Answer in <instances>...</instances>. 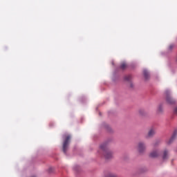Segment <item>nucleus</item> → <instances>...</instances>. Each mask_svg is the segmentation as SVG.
Segmentation results:
<instances>
[{
	"instance_id": "f257e3e1",
	"label": "nucleus",
	"mask_w": 177,
	"mask_h": 177,
	"mask_svg": "<svg viewBox=\"0 0 177 177\" xmlns=\"http://www.w3.org/2000/svg\"><path fill=\"white\" fill-rule=\"evenodd\" d=\"M99 154H102L105 160H110L113 158V151L109 149L107 144H102L100 146V149L98 151Z\"/></svg>"
},
{
	"instance_id": "f03ea898",
	"label": "nucleus",
	"mask_w": 177,
	"mask_h": 177,
	"mask_svg": "<svg viewBox=\"0 0 177 177\" xmlns=\"http://www.w3.org/2000/svg\"><path fill=\"white\" fill-rule=\"evenodd\" d=\"M70 139H71V137L70 136H66L64 140L62 150L64 154L67 153V150L68 149V145H70Z\"/></svg>"
},
{
	"instance_id": "7ed1b4c3",
	"label": "nucleus",
	"mask_w": 177,
	"mask_h": 177,
	"mask_svg": "<svg viewBox=\"0 0 177 177\" xmlns=\"http://www.w3.org/2000/svg\"><path fill=\"white\" fill-rule=\"evenodd\" d=\"M165 96H166V102L168 104H175L176 103V101L171 97V93H169V91H165Z\"/></svg>"
},
{
	"instance_id": "20e7f679",
	"label": "nucleus",
	"mask_w": 177,
	"mask_h": 177,
	"mask_svg": "<svg viewBox=\"0 0 177 177\" xmlns=\"http://www.w3.org/2000/svg\"><path fill=\"white\" fill-rule=\"evenodd\" d=\"M137 150L140 154L145 153V151H146V145H145L142 142H138L137 145Z\"/></svg>"
},
{
	"instance_id": "39448f33",
	"label": "nucleus",
	"mask_w": 177,
	"mask_h": 177,
	"mask_svg": "<svg viewBox=\"0 0 177 177\" xmlns=\"http://www.w3.org/2000/svg\"><path fill=\"white\" fill-rule=\"evenodd\" d=\"M158 156H160V152H158V151H153L149 154V156L151 158H156V157H158Z\"/></svg>"
},
{
	"instance_id": "423d86ee",
	"label": "nucleus",
	"mask_w": 177,
	"mask_h": 177,
	"mask_svg": "<svg viewBox=\"0 0 177 177\" xmlns=\"http://www.w3.org/2000/svg\"><path fill=\"white\" fill-rule=\"evenodd\" d=\"M155 134L156 130H154V129H151L148 132L147 138H153V136H154Z\"/></svg>"
},
{
	"instance_id": "0eeeda50",
	"label": "nucleus",
	"mask_w": 177,
	"mask_h": 177,
	"mask_svg": "<svg viewBox=\"0 0 177 177\" xmlns=\"http://www.w3.org/2000/svg\"><path fill=\"white\" fill-rule=\"evenodd\" d=\"M176 135H177V133L176 131H175L173 136H171V138H170V140H169V142H167L168 145H171V143H172V141L174 140V139L176 138Z\"/></svg>"
},
{
	"instance_id": "6e6552de",
	"label": "nucleus",
	"mask_w": 177,
	"mask_h": 177,
	"mask_svg": "<svg viewBox=\"0 0 177 177\" xmlns=\"http://www.w3.org/2000/svg\"><path fill=\"white\" fill-rule=\"evenodd\" d=\"M168 158V151L165 150L163 151L162 160H167Z\"/></svg>"
},
{
	"instance_id": "1a4fd4ad",
	"label": "nucleus",
	"mask_w": 177,
	"mask_h": 177,
	"mask_svg": "<svg viewBox=\"0 0 177 177\" xmlns=\"http://www.w3.org/2000/svg\"><path fill=\"white\" fill-rule=\"evenodd\" d=\"M127 67H128V64H127V63H125V62H122V63L120 64V68H121V70H125V68H127Z\"/></svg>"
},
{
	"instance_id": "9d476101",
	"label": "nucleus",
	"mask_w": 177,
	"mask_h": 177,
	"mask_svg": "<svg viewBox=\"0 0 177 177\" xmlns=\"http://www.w3.org/2000/svg\"><path fill=\"white\" fill-rule=\"evenodd\" d=\"M131 80H132V75H128L124 77V80L131 82Z\"/></svg>"
},
{
	"instance_id": "9b49d317",
	"label": "nucleus",
	"mask_w": 177,
	"mask_h": 177,
	"mask_svg": "<svg viewBox=\"0 0 177 177\" xmlns=\"http://www.w3.org/2000/svg\"><path fill=\"white\" fill-rule=\"evenodd\" d=\"M104 177H118V176L113 173H107L105 174Z\"/></svg>"
},
{
	"instance_id": "f8f14e48",
	"label": "nucleus",
	"mask_w": 177,
	"mask_h": 177,
	"mask_svg": "<svg viewBox=\"0 0 177 177\" xmlns=\"http://www.w3.org/2000/svg\"><path fill=\"white\" fill-rule=\"evenodd\" d=\"M162 111H163L162 104H160L158 107V113H162Z\"/></svg>"
},
{
	"instance_id": "ddd939ff",
	"label": "nucleus",
	"mask_w": 177,
	"mask_h": 177,
	"mask_svg": "<svg viewBox=\"0 0 177 177\" xmlns=\"http://www.w3.org/2000/svg\"><path fill=\"white\" fill-rule=\"evenodd\" d=\"M143 75L145 76V77L146 78V80H147V78H149V72L147 71H143Z\"/></svg>"
},
{
	"instance_id": "4468645a",
	"label": "nucleus",
	"mask_w": 177,
	"mask_h": 177,
	"mask_svg": "<svg viewBox=\"0 0 177 177\" xmlns=\"http://www.w3.org/2000/svg\"><path fill=\"white\" fill-rule=\"evenodd\" d=\"M173 48H174V46H173V45H170V46H169V50H172Z\"/></svg>"
},
{
	"instance_id": "2eb2a0df",
	"label": "nucleus",
	"mask_w": 177,
	"mask_h": 177,
	"mask_svg": "<svg viewBox=\"0 0 177 177\" xmlns=\"http://www.w3.org/2000/svg\"><path fill=\"white\" fill-rule=\"evenodd\" d=\"M129 85H130V88H133V84H132V82H130Z\"/></svg>"
}]
</instances>
